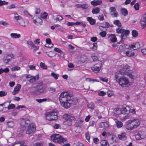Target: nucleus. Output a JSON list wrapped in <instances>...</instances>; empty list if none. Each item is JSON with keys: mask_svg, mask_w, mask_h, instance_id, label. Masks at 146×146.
Returning <instances> with one entry per match:
<instances>
[{"mask_svg": "<svg viewBox=\"0 0 146 146\" xmlns=\"http://www.w3.org/2000/svg\"><path fill=\"white\" fill-rule=\"evenodd\" d=\"M115 78L116 81L122 87H128L130 85V83L128 79L125 77L119 76L118 74H116L115 75Z\"/></svg>", "mask_w": 146, "mask_h": 146, "instance_id": "nucleus-1", "label": "nucleus"}, {"mask_svg": "<svg viewBox=\"0 0 146 146\" xmlns=\"http://www.w3.org/2000/svg\"><path fill=\"white\" fill-rule=\"evenodd\" d=\"M63 118L65 120L63 122L64 125L66 126H71L72 121L74 120L75 117L74 115L70 113H66L63 115Z\"/></svg>", "mask_w": 146, "mask_h": 146, "instance_id": "nucleus-2", "label": "nucleus"}, {"mask_svg": "<svg viewBox=\"0 0 146 146\" xmlns=\"http://www.w3.org/2000/svg\"><path fill=\"white\" fill-rule=\"evenodd\" d=\"M32 92L36 94H39L44 91V88L43 87V84L40 82L37 84L35 88H32Z\"/></svg>", "mask_w": 146, "mask_h": 146, "instance_id": "nucleus-3", "label": "nucleus"}, {"mask_svg": "<svg viewBox=\"0 0 146 146\" xmlns=\"http://www.w3.org/2000/svg\"><path fill=\"white\" fill-rule=\"evenodd\" d=\"M52 140L55 143H58L60 144L66 142V140L64 139L62 136L58 134H54L51 137Z\"/></svg>", "mask_w": 146, "mask_h": 146, "instance_id": "nucleus-4", "label": "nucleus"}, {"mask_svg": "<svg viewBox=\"0 0 146 146\" xmlns=\"http://www.w3.org/2000/svg\"><path fill=\"white\" fill-rule=\"evenodd\" d=\"M45 117L46 119L50 121L56 120L58 118L57 113L55 111L49 112L46 113Z\"/></svg>", "mask_w": 146, "mask_h": 146, "instance_id": "nucleus-5", "label": "nucleus"}, {"mask_svg": "<svg viewBox=\"0 0 146 146\" xmlns=\"http://www.w3.org/2000/svg\"><path fill=\"white\" fill-rule=\"evenodd\" d=\"M102 62L100 60H98L96 63L95 64L92 68V69L95 72H98L100 70L101 68Z\"/></svg>", "mask_w": 146, "mask_h": 146, "instance_id": "nucleus-6", "label": "nucleus"}, {"mask_svg": "<svg viewBox=\"0 0 146 146\" xmlns=\"http://www.w3.org/2000/svg\"><path fill=\"white\" fill-rule=\"evenodd\" d=\"M36 130V127L35 125L31 124L28 127L26 131L27 134H31L33 133Z\"/></svg>", "mask_w": 146, "mask_h": 146, "instance_id": "nucleus-7", "label": "nucleus"}, {"mask_svg": "<svg viewBox=\"0 0 146 146\" xmlns=\"http://www.w3.org/2000/svg\"><path fill=\"white\" fill-rule=\"evenodd\" d=\"M146 137V134L144 131H140L135 135L136 139L140 140Z\"/></svg>", "mask_w": 146, "mask_h": 146, "instance_id": "nucleus-8", "label": "nucleus"}, {"mask_svg": "<svg viewBox=\"0 0 146 146\" xmlns=\"http://www.w3.org/2000/svg\"><path fill=\"white\" fill-rule=\"evenodd\" d=\"M129 31L128 30H124L121 33V42L123 41L124 39L127 38V37L128 36L129 34Z\"/></svg>", "mask_w": 146, "mask_h": 146, "instance_id": "nucleus-9", "label": "nucleus"}, {"mask_svg": "<svg viewBox=\"0 0 146 146\" xmlns=\"http://www.w3.org/2000/svg\"><path fill=\"white\" fill-rule=\"evenodd\" d=\"M125 127L127 129L130 130L136 129L131 120H129L126 122Z\"/></svg>", "mask_w": 146, "mask_h": 146, "instance_id": "nucleus-10", "label": "nucleus"}, {"mask_svg": "<svg viewBox=\"0 0 146 146\" xmlns=\"http://www.w3.org/2000/svg\"><path fill=\"white\" fill-rule=\"evenodd\" d=\"M110 10L111 15L113 16L114 17H116L118 16V13L116 11V9L115 7H111L110 9Z\"/></svg>", "mask_w": 146, "mask_h": 146, "instance_id": "nucleus-11", "label": "nucleus"}, {"mask_svg": "<svg viewBox=\"0 0 146 146\" xmlns=\"http://www.w3.org/2000/svg\"><path fill=\"white\" fill-rule=\"evenodd\" d=\"M36 17H33V22L37 25H41L42 22V19L39 17H37L35 19Z\"/></svg>", "mask_w": 146, "mask_h": 146, "instance_id": "nucleus-12", "label": "nucleus"}, {"mask_svg": "<svg viewBox=\"0 0 146 146\" xmlns=\"http://www.w3.org/2000/svg\"><path fill=\"white\" fill-rule=\"evenodd\" d=\"M27 44L30 45L31 46V49L35 51L38 48V46H36L31 41H28L27 42Z\"/></svg>", "mask_w": 146, "mask_h": 146, "instance_id": "nucleus-13", "label": "nucleus"}, {"mask_svg": "<svg viewBox=\"0 0 146 146\" xmlns=\"http://www.w3.org/2000/svg\"><path fill=\"white\" fill-rule=\"evenodd\" d=\"M73 95L72 94H70L68 92H64L62 93L60 95L59 97H67V98H70L72 97Z\"/></svg>", "mask_w": 146, "mask_h": 146, "instance_id": "nucleus-14", "label": "nucleus"}, {"mask_svg": "<svg viewBox=\"0 0 146 146\" xmlns=\"http://www.w3.org/2000/svg\"><path fill=\"white\" fill-rule=\"evenodd\" d=\"M130 120L133 124V125L136 128L140 125V121L138 119H135Z\"/></svg>", "mask_w": 146, "mask_h": 146, "instance_id": "nucleus-15", "label": "nucleus"}, {"mask_svg": "<svg viewBox=\"0 0 146 146\" xmlns=\"http://www.w3.org/2000/svg\"><path fill=\"white\" fill-rule=\"evenodd\" d=\"M21 85L19 84H18L14 88V90L12 92V94L15 95L18 93L21 88Z\"/></svg>", "mask_w": 146, "mask_h": 146, "instance_id": "nucleus-16", "label": "nucleus"}, {"mask_svg": "<svg viewBox=\"0 0 146 146\" xmlns=\"http://www.w3.org/2000/svg\"><path fill=\"white\" fill-rule=\"evenodd\" d=\"M130 48H132L134 50H136L140 47V44L139 42L136 43L135 44H132L129 46Z\"/></svg>", "mask_w": 146, "mask_h": 146, "instance_id": "nucleus-17", "label": "nucleus"}, {"mask_svg": "<svg viewBox=\"0 0 146 146\" xmlns=\"http://www.w3.org/2000/svg\"><path fill=\"white\" fill-rule=\"evenodd\" d=\"M59 99L61 104V103L70 101L71 100L70 98H67V97H65V98L63 97V98L61 97H59Z\"/></svg>", "mask_w": 146, "mask_h": 146, "instance_id": "nucleus-18", "label": "nucleus"}, {"mask_svg": "<svg viewBox=\"0 0 146 146\" xmlns=\"http://www.w3.org/2000/svg\"><path fill=\"white\" fill-rule=\"evenodd\" d=\"M30 123V121L27 119H23L21 121L20 125L23 127H25L26 125Z\"/></svg>", "mask_w": 146, "mask_h": 146, "instance_id": "nucleus-19", "label": "nucleus"}, {"mask_svg": "<svg viewBox=\"0 0 146 146\" xmlns=\"http://www.w3.org/2000/svg\"><path fill=\"white\" fill-rule=\"evenodd\" d=\"M118 137L120 140H126L127 139L126 133L124 132L121 133V134L118 135Z\"/></svg>", "mask_w": 146, "mask_h": 146, "instance_id": "nucleus-20", "label": "nucleus"}, {"mask_svg": "<svg viewBox=\"0 0 146 146\" xmlns=\"http://www.w3.org/2000/svg\"><path fill=\"white\" fill-rule=\"evenodd\" d=\"M91 3V4L94 6H96L101 4L102 3V1H101L99 0H94L92 1Z\"/></svg>", "mask_w": 146, "mask_h": 146, "instance_id": "nucleus-21", "label": "nucleus"}, {"mask_svg": "<svg viewBox=\"0 0 146 146\" xmlns=\"http://www.w3.org/2000/svg\"><path fill=\"white\" fill-rule=\"evenodd\" d=\"M70 103L68 102H63L61 103V105L62 106H63L65 108H69L70 106Z\"/></svg>", "mask_w": 146, "mask_h": 146, "instance_id": "nucleus-22", "label": "nucleus"}, {"mask_svg": "<svg viewBox=\"0 0 146 146\" xmlns=\"http://www.w3.org/2000/svg\"><path fill=\"white\" fill-rule=\"evenodd\" d=\"M10 36L13 38H18L20 37L21 35L20 34H17L16 33H11Z\"/></svg>", "mask_w": 146, "mask_h": 146, "instance_id": "nucleus-23", "label": "nucleus"}, {"mask_svg": "<svg viewBox=\"0 0 146 146\" xmlns=\"http://www.w3.org/2000/svg\"><path fill=\"white\" fill-rule=\"evenodd\" d=\"M87 20L89 22L90 24L91 25H94L96 23L95 20L91 17H87Z\"/></svg>", "mask_w": 146, "mask_h": 146, "instance_id": "nucleus-24", "label": "nucleus"}, {"mask_svg": "<svg viewBox=\"0 0 146 146\" xmlns=\"http://www.w3.org/2000/svg\"><path fill=\"white\" fill-rule=\"evenodd\" d=\"M39 78V76L37 75L35 77H32L29 80V82L31 83H33L36 80H38Z\"/></svg>", "mask_w": 146, "mask_h": 146, "instance_id": "nucleus-25", "label": "nucleus"}, {"mask_svg": "<svg viewBox=\"0 0 146 146\" xmlns=\"http://www.w3.org/2000/svg\"><path fill=\"white\" fill-rule=\"evenodd\" d=\"M130 110V109L129 108V106H127L126 107L123 106L122 108V111L124 112H123V113H128Z\"/></svg>", "mask_w": 146, "mask_h": 146, "instance_id": "nucleus-26", "label": "nucleus"}, {"mask_svg": "<svg viewBox=\"0 0 146 146\" xmlns=\"http://www.w3.org/2000/svg\"><path fill=\"white\" fill-rule=\"evenodd\" d=\"M121 12L122 15L124 16H127L128 13V12L127 10L125 8H122L121 9Z\"/></svg>", "mask_w": 146, "mask_h": 146, "instance_id": "nucleus-27", "label": "nucleus"}, {"mask_svg": "<svg viewBox=\"0 0 146 146\" xmlns=\"http://www.w3.org/2000/svg\"><path fill=\"white\" fill-rule=\"evenodd\" d=\"M124 54L128 57H133L134 55V53L133 52L131 51H127Z\"/></svg>", "mask_w": 146, "mask_h": 146, "instance_id": "nucleus-28", "label": "nucleus"}, {"mask_svg": "<svg viewBox=\"0 0 146 146\" xmlns=\"http://www.w3.org/2000/svg\"><path fill=\"white\" fill-rule=\"evenodd\" d=\"M100 8L96 7L94 8L92 11V12L93 14H97L100 11Z\"/></svg>", "mask_w": 146, "mask_h": 146, "instance_id": "nucleus-29", "label": "nucleus"}, {"mask_svg": "<svg viewBox=\"0 0 146 146\" xmlns=\"http://www.w3.org/2000/svg\"><path fill=\"white\" fill-rule=\"evenodd\" d=\"M116 126L118 128H120L123 126V123L120 121L117 120L115 121Z\"/></svg>", "mask_w": 146, "mask_h": 146, "instance_id": "nucleus-30", "label": "nucleus"}, {"mask_svg": "<svg viewBox=\"0 0 146 146\" xmlns=\"http://www.w3.org/2000/svg\"><path fill=\"white\" fill-rule=\"evenodd\" d=\"M113 23L114 24L117 25V26L118 27H121L122 25L121 23L119 20H114Z\"/></svg>", "mask_w": 146, "mask_h": 146, "instance_id": "nucleus-31", "label": "nucleus"}, {"mask_svg": "<svg viewBox=\"0 0 146 146\" xmlns=\"http://www.w3.org/2000/svg\"><path fill=\"white\" fill-rule=\"evenodd\" d=\"M7 124L8 127L10 128H12L14 126V123L13 121L8 122Z\"/></svg>", "mask_w": 146, "mask_h": 146, "instance_id": "nucleus-32", "label": "nucleus"}, {"mask_svg": "<svg viewBox=\"0 0 146 146\" xmlns=\"http://www.w3.org/2000/svg\"><path fill=\"white\" fill-rule=\"evenodd\" d=\"M87 107L89 108L94 109V108L95 105L92 102H90L87 104Z\"/></svg>", "mask_w": 146, "mask_h": 146, "instance_id": "nucleus-33", "label": "nucleus"}, {"mask_svg": "<svg viewBox=\"0 0 146 146\" xmlns=\"http://www.w3.org/2000/svg\"><path fill=\"white\" fill-rule=\"evenodd\" d=\"M111 36V41L113 42H115L117 41V38L115 35H114L111 34L110 35Z\"/></svg>", "mask_w": 146, "mask_h": 146, "instance_id": "nucleus-34", "label": "nucleus"}, {"mask_svg": "<svg viewBox=\"0 0 146 146\" xmlns=\"http://www.w3.org/2000/svg\"><path fill=\"white\" fill-rule=\"evenodd\" d=\"M14 15V18L17 21L20 20H21L22 19L21 17L17 13H15Z\"/></svg>", "mask_w": 146, "mask_h": 146, "instance_id": "nucleus-35", "label": "nucleus"}, {"mask_svg": "<svg viewBox=\"0 0 146 146\" xmlns=\"http://www.w3.org/2000/svg\"><path fill=\"white\" fill-rule=\"evenodd\" d=\"M132 36L134 37H137L138 35L137 31L135 30H133L132 32Z\"/></svg>", "mask_w": 146, "mask_h": 146, "instance_id": "nucleus-36", "label": "nucleus"}, {"mask_svg": "<svg viewBox=\"0 0 146 146\" xmlns=\"http://www.w3.org/2000/svg\"><path fill=\"white\" fill-rule=\"evenodd\" d=\"M8 103H9V105H8L7 107L8 110H9L10 109H12L15 107V106L14 104H10V102H8Z\"/></svg>", "mask_w": 146, "mask_h": 146, "instance_id": "nucleus-37", "label": "nucleus"}, {"mask_svg": "<svg viewBox=\"0 0 146 146\" xmlns=\"http://www.w3.org/2000/svg\"><path fill=\"white\" fill-rule=\"evenodd\" d=\"M7 58H9L10 60L11 61V60L14 58V56L12 54H9L7 55L6 56Z\"/></svg>", "mask_w": 146, "mask_h": 146, "instance_id": "nucleus-38", "label": "nucleus"}, {"mask_svg": "<svg viewBox=\"0 0 146 146\" xmlns=\"http://www.w3.org/2000/svg\"><path fill=\"white\" fill-rule=\"evenodd\" d=\"M63 17L62 16L60 15H58L57 16L56 18L54 19V20H56V21H60L62 20L63 19Z\"/></svg>", "mask_w": 146, "mask_h": 146, "instance_id": "nucleus-39", "label": "nucleus"}, {"mask_svg": "<svg viewBox=\"0 0 146 146\" xmlns=\"http://www.w3.org/2000/svg\"><path fill=\"white\" fill-rule=\"evenodd\" d=\"M36 101L38 103H40L44 102H46L47 100L46 98H44L42 99H37Z\"/></svg>", "mask_w": 146, "mask_h": 146, "instance_id": "nucleus-40", "label": "nucleus"}, {"mask_svg": "<svg viewBox=\"0 0 146 146\" xmlns=\"http://www.w3.org/2000/svg\"><path fill=\"white\" fill-rule=\"evenodd\" d=\"M51 76L54 78L55 79H57L59 76L58 74H56L54 72H52L51 74Z\"/></svg>", "mask_w": 146, "mask_h": 146, "instance_id": "nucleus-41", "label": "nucleus"}, {"mask_svg": "<svg viewBox=\"0 0 146 146\" xmlns=\"http://www.w3.org/2000/svg\"><path fill=\"white\" fill-rule=\"evenodd\" d=\"M48 14L47 13L45 12H44L43 13L41 14L40 17L42 18L45 19L48 16Z\"/></svg>", "mask_w": 146, "mask_h": 146, "instance_id": "nucleus-42", "label": "nucleus"}, {"mask_svg": "<svg viewBox=\"0 0 146 146\" xmlns=\"http://www.w3.org/2000/svg\"><path fill=\"white\" fill-rule=\"evenodd\" d=\"M7 95V92L3 91H0V97L6 96Z\"/></svg>", "mask_w": 146, "mask_h": 146, "instance_id": "nucleus-43", "label": "nucleus"}, {"mask_svg": "<svg viewBox=\"0 0 146 146\" xmlns=\"http://www.w3.org/2000/svg\"><path fill=\"white\" fill-rule=\"evenodd\" d=\"M124 29H122L120 28H118L116 29V31L117 33H118L121 34V33H122Z\"/></svg>", "mask_w": 146, "mask_h": 146, "instance_id": "nucleus-44", "label": "nucleus"}, {"mask_svg": "<svg viewBox=\"0 0 146 146\" xmlns=\"http://www.w3.org/2000/svg\"><path fill=\"white\" fill-rule=\"evenodd\" d=\"M20 25L23 26H25V24L24 21L21 19V20H19V21H18Z\"/></svg>", "mask_w": 146, "mask_h": 146, "instance_id": "nucleus-45", "label": "nucleus"}, {"mask_svg": "<svg viewBox=\"0 0 146 146\" xmlns=\"http://www.w3.org/2000/svg\"><path fill=\"white\" fill-rule=\"evenodd\" d=\"M20 69V67L18 66L13 67L11 68L12 70L13 71H14L16 70H19Z\"/></svg>", "mask_w": 146, "mask_h": 146, "instance_id": "nucleus-46", "label": "nucleus"}, {"mask_svg": "<svg viewBox=\"0 0 146 146\" xmlns=\"http://www.w3.org/2000/svg\"><path fill=\"white\" fill-rule=\"evenodd\" d=\"M114 112L117 115H119L121 112V111L119 109L116 108L114 109Z\"/></svg>", "mask_w": 146, "mask_h": 146, "instance_id": "nucleus-47", "label": "nucleus"}, {"mask_svg": "<svg viewBox=\"0 0 146 146\" xmlns=\"http://www.w3.org/2000/svg\"><path fill=\"white\" fill-rule=\"evenodd\" d=\"M8 4V2L5 1H2L0 0V6L3 5H7Z\"/></svg>", "mask_w": 146, "mask_h": 146, "instance_id": "nucleus-48", "label": "nucleus"}, {"mask_svg": "<svg viewBox=\"0 0 146 146\" xmlns=\"http://www.w3.org/2000/svg\"><path fill=\"white\" fill-rule=\"evenodd\" d=\"M11 61L9 59V58H7V57H6L5 58H4L3 59V61L4 63L6 64H7L10 61Z\"/></svg>", "mask_w": 146, "mask_h": 146, "instance_id": "nucleus-49", "label": "nucleus"}, {"mask_svg": "<svg viewBox=\"0 0 146 146\" xmlns=\"http://www.w3.org/2000/svg\"><path fill=\"white\" fill-rule=\"evenodd\" d=\"M140 23L141 27L142 29H144L146 26L145 21H140Z\"/></svg>", "mask_w": 146, "mask_h": 146, "instance_id": "nucleus-50", "label": "nucleus"}, {"mask_svg": "<svg viewBox=\"0 0 146 146\" xmlns=\"http://www.w3.org/2000/svg\"><path fill=\"white\" fill-rule=\"evenodd\" d=\"M86 80L87 81H89L90 82H98L97 80L90 78H86Z\"/></svg>", "mask_w": 146, "mask_h": 146, "instance_id": "nucleus-51", "label": "nucleus"}, {"mask_svg": "<svg viewBox=\"0 0 146 146\" xmlns=\"http://www.w3.org/2000/svg\"><path fill=\"white\" fill-rule=\"evenodd\" d=\"M40 67L42 68L43 69H46L47 67V66L46 65H45L44 63H42V62H41L40 64Z\"/></svg>", "mask_w": 146, "mask_h": 146, "instance_id": "nucleus-52", "label": "nucleus"}, {"mask_svg": "<svg viewBox=\"0 0 146 146\" xmlns=\"http://www.w3.org/2000/svg\"><path fill=\"white\" fill-rule=\"evenodd\" d=\"M106 33L105 31H103L100 33V35L102 37H105L106 35Z\"/></svg>", "mask_w": 146, "mask_h": 146, "instance_id": "nucleus-53", "label": "nucleus"}, {"mask_svg": "<svg viewBox=\"0 0 146 146\" xmlns=\"http://www.w3.org/2000/svg\"><path fill=\"white\" fill-rule=\"evenodd\" d=\"M48 90L51 92H54L56 91V89L52 87H50L48 88Z\"/></svg>", "mask_w": 146, "mask_h": 146, "instance_id": "nucleus-54", "label": "nucleus"}, {"mask_svg": "<svg viewBox=\"0 0 146 146\" xmlns=\"http://www.w3.org/2000/svg\"><path fill=\"white\" fill-rule=\"evenodd\" d=\"M73 146H84V145L83 143L78 142L76 143H74Z\"/></svg>", "mask_w": 146, "mask_h": 146, "instance_id": "nucleus-55", "label": "nucleus"}, {"mask_svg": "<svg viewBox=\"0 0 146 146\" xmlns=\"http://www.w3.org/2000/svg\"><path fill=\"white\" fill-rule=\"evenodd\" d=\"M146 21V13L144 15H143L141 18L140 21Z\"/></svg>", "mask_w": 146, "mask_h": 146, "instance_id": "nucleus-56", "label": "nucleus"}, {"mask_svg": "<svg viewBox=\"0 0 146 146\" xmlns=\"http://www.w3.org/2000/svg\"><path fill=\"white\" fill-rule=\"evenodd\" d=\"M134 8L136 10H138L139 9V5L138 3H136L134 5Z\"/></svg>", "mask_w": 146, "mask_h": 146, "instance_id": "nucleus-57", "label": "nucleus"}, {"mask_svg": "<svg viewBox=\"0 0 146 146\" xmlns=\"http://www.w3.org/2000/svg\"><path fill=\"white\" fill-rule=\"evenodd\" d=\"M106 94V92L103 91H100L98 93V95L100 96H104Z\"/></svg>", "mask_w": 146, "mask_h": 146, "instance_id": "nucleus-58", "label": "nucleus"}, {"mask_svg": "<svg viewBox=\"0 0 146 146\" xmlns=\"http://www.w3.org/2000/svg\"><path fill=\"white\" fill-rule=\"evenodd\" d=\"M81 6L83 9H86L88 7V5L87 4H84L82 5Z\"/></svg>", "mask_w": 146, "mask_h": 146, "instance_id": "nucleus-59", "label": "nucleus"}, {"mask_svg": "<svg viewBox=\"0 0 146 146\" xmlns=\"http://www.w3.org/2000/svg\"><path fill=\"white\" fill-rule=\"evenodd\" d=\"M93 141L95 144H97L99 143V140L98 138H95L93 139Z\"/></svg>", "mask_w": 146, "mask_h": 146, "instance_id": "nucleus-60", "label": "nucleus"}, {"mask_svg": "<svg viewBox=\"0 0 146 146\" xmlns=\"http://www.w3.org/2000/svg\"><path fill=\"white\" fill-rule=\"evenodd\" d=\"M15 8V6L14 4H12L11 5H9L7 7V8L9 9Z\"/></svg>", "mask_w": 146, "mask_h": 146, "instance_id": "nucleus-61", "label": "nucleus"}, {"mask_svg": "<svg viewBox=\"0 0 146 146\" xmlns=\"http://www.w3.org/2000/svg\"><path fill=\"white\" fill-rule=\"evenodd\" d=\"M85 135L86 139L89 141L90 140V137L88 132L86 133Z\"/></svg>", "mask_w": 146, "mask_h": 146, "instance_id": "nucleus-62", "label": "nucleus"}, {"mask_svg": "<svg viewBox=\"0 0 146 146\" xmlns=\"http://www.w3.org/2000/svg\"><path fill=\"white\" fill-rule=\"evenodd\" d=\"M61 126L59 124H55L53 126V127L54 129H58Z\"/></svg>", "mask_w": 146, "mask_h": 146, "instance_id": "nucleus-63", "label": "nucleus"}, {"mask_svg": "<svg viewBox=\"0 0 146 146\" xmlns=\"http://www.w3.org/2000/svg\"><path fill=\"white\" fill-rule=\"evenodd\" d=\"M98 19L100 21H103L104 19L103 15H100L98 16Z\"/></svg>", "mask_w": 146, "mask_h": 146, "instance_id": "nucleus-64", "label": "nucleus"}]
</instances>
